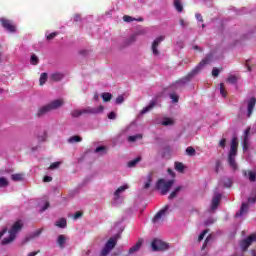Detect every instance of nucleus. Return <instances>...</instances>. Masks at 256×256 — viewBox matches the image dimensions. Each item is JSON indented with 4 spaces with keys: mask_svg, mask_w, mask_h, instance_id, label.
Listing matches in <instances>:
<instances>
[{
    "mask_svg": "<svg viewBox=\"0 0 256 256\" xmlns=\"http://www.w3.org/2000/svg\"><path fill=\"white\" fill-rule=\"evenodd\" d=\"M49 208V202L48 201H45L44 202V206L41 208V211H45L46 209Z\"/></svg>",
    "mask_w": 256,
    "mask_h": 256,
    "instance_id": "obj_53",
    "label": "nucleus"
},
{
    "mask_svg": "<svg viewBox=\"0 0 256 256\" xmlns=\"http://www.w3.org/2000/svg\"><path fill=\"white\" fill-rule=\"evenodd\" d=\"M174 7L179 13H181V11H183V4L181 3V0H174Z\"/></svg>",
    "mask_w": 256,
    "mask_h": 256,
    "instance_id": "obj_27",
    "label": "nucleus"
},
{
    "mask_svg": "<svg viewBox=\"0 0 256 256\" xmlns=\"http://www.w3.org/2000/svg\"><path fill=\"white\" fill-rule=\"evenodd\" d=\"M139 161H141V157H137L134 160H131L130 162H128V167H135V165H137Z\"/></svg>",
    "mask_w": 256,
    "mask_h": 256,
    "instance_id": "obj_32",
    "label": "nucleus"
},
{
    "mask_svg": "<svg viewBox=\"0 0 256 256\" xmlns=\"http://www.w3.org/2000/svg\"><path fill=\"white\" fill-rule=\"evenodd\" d=\"M220 94L224 98L227 97V92L225 91V86L223 85V83L220 84Z\"/></svg>",
    "mask_w": 256,
    "mask_h": 256,
    "instance_id": "obj_39",
    "label": "nucleus"
},
{
    "mask_svg": "<svg viewBox=\"0 0 256 256\" xmlns=\"http://www.w3.org/2000/svg\"><path fill=\"white\" fill-rule=\"evenodd\" d=\"M163 39H165L163 36H160L158 38H156L152 44V53L153 55H159V50H157V47H159V43H161V41H163Z\"/></svg>",
    "mask_w": 256,
    "mask_h": 256,
    "instance_id": "obj_16",
    "label": "nucleus"
},
{
    "mask_svg": "<svg viewBox=\"0 0 256 256\" xmlns=\"http://www.w3.org/2000/svg\"><path fill=\"white\" fill-rule=\"evenodd\" d=\"M74 21H81V15L76 14V15L74 16Z\"/></svg>",
    "mask_w": 256,
    "mask_h": 256,
    "instance_id": "obj_58",
    "label": "nucleus"
},
{
    "mask_svg": "<svg viewBox=\"0 0 256 256\" xmlns=\"http://www.w3.org/2000/svg\"><path fill=\"white\" fill-rule=\"evenodd\" d=\"M123 21H125V23H131V21H135V18L125 15Z\"/></svg>",
    "mask_w": 256,
    "mask_h": 256,
    "instance_id": "obj_44",
    "label": "nucleus"
},
{
    "mask_svg": "<svg viewBox=\"0 0 256 256\" xmlns=\"http://www.w3.org/2000/svg\"><path fill=\"white\" fill-rule=\"evenodd\" d=\"M50 79H52V81H61V79H63V75L59 72H54L50 74Z\"/></svg>",
    "mask_w": 256,
    "mask_h": 256,
    "instance_id": "obj_22",
    "label": "nucleus"
},
{
    "mask_svg": "<svg viewBox=\"0 0 256 256\" xmlns=\"http://www.w3.org/2000/svg\"><path fill=\"white\" fill-rule=\"evenodd\" d=\"M5 233H7V229L0 231V239L3 237V235H5Z\"/></svg>",
    "mask_w": 256,
    "mask_h": 256,
    "instance_id": "obj_60",
    "label": "nucleus"
},
{
    "mask_svg": "<svg viewBox=\"0 0 256 256\" xmlns=\"http://www.w3.org/2000/svg\"><path fill=\"white\" fill-rule=\"evenodd\" d=\"M223 183L225 187H231V185H233V181L230 178L224 179Z\"/></svg>",
    "mask_w": 256,
    "mask_h": 256,
    "instance_id": "obj_37",
    "label": "nucleus"
},
{
    "mask_svg": "<svg viewBox=\"0 0 256 256\" xmlns=\"http://www.w3.org/2000/svg\"><path fill=\"white\" fill-rule=\"evenodd\" d=\"M255 241H256V235L255 234H252L248 238L242 240L241 243H240V247H241L242 251H247V249H249V246Z\"/></svg>",
    "mask_w": 256,
    "mask_h": 256,
    "instance_id": "obj_12",
    "label": "nucleus"
},
{
    "mask_svg": "<svg viewBox=\"0 0 256 256\" xmlns=\"http://www.w3.org/2000/svg\"><path fill=\"white\" fill-rule=\"evenodd\" d=\"M0 63H3V51L1 50V45H0Z\"/></svg>",
    "mask_w": 256,
    "mask_h": 256,
    "instance_id": "obj_59",
    "label": "nucleus"
},
{
    "mask_svg": "<svg viewBox=\"0 0 256 256\" xmlns=\"http://www.w3.org/2000/svg\"><path fill=\"white\" fill-rule=\"evenodd\" d=\"M153 107H155L154 101H152L148 106L144 107L141 110L140 115H145V113H149V111H151V109H153Z\"/></svg>",
    "mask_w": 256,
    "mask_h": 256,
    "instance_id": "obj_21",
    "label": "nucleus"
},
{
    "mask_svg": "<svg viewBox=\"0 0 256 256\" xmlns=\"http://www.w3.org/2000/svg\"><path fill=\"white\" fill-rule=\"evenodd\" d=\"M0 23L7 33H17V26L7 18H0Z\"/></svg>",
    "mask_w": 256,
    "mask_h": 256,
    "instance_id": "obj_9",
    "label": "nucleus"
},
{
    "mask_svg": "<svg viewBox=\"0 0 256 256\" xmlns=\"http://www.w3.org/2000/svg\"><path fill=\"white\" fill-rule=\"evenodd\" d=\"M255 103H256L255 97H252L248 100V103H247V117H251V115H253V109H255Z\"/></svg>",
    "mask_w": 256,
    "mask_h": 256,
    "instance_id": "obj_15",
    "label": "nucleus"
},
{
    "mask_svg": "<svg viewBox=\"0 0 256 256\" xmlns=\"http://www.w3.org/2000/svg\"><path fill=\"white\" fill-rule=\"evenodd\" d=\"M55 37H57V33H55V32H52L50 34H46V39L48 41H51V39H55Z\"/></svg>",
    "mask_w": 256,
    "mask_h": 256,
    "instance_id": "obj_43",
    "label": "nucleus"
},
{
    "mask_svg": "<svg viewBox=\"0 0 256 256\" xmlns=\"http://www.w3.org/2000/svg\"><path fill=\"white\" fill-rule=\"evenodd\" d=\"M227 83H230L231 85H235L237 83V77L231 75L227 78Z\"/></svg>",
    "mask_w": 256,
    "mask_h": 256,
    "instance_id": "obj_34",
    "label": "nucleus"
},
{
    "mask_svg": "<svg viewBox=\"0 0 256 256\" xmlns=\"http://www.w3.org/2000/svg\"><path fill=\"white\" fill-rule=\"evenodd\" d=\"M170 99L172 100V103H177L179 101V96L175 93L170 94Z\"/></svg>",
    "mask_w": 256,
    "mask_h": 256,
    "instance_id": "obj_40",
    "label": "nucleus"
},
{
    "mask_svg": "<svg viewBox=\"0 0 256 256\" xmlns=\"http://www.w3.org/2000/svg\"><path fill=\"white\" fill-rule=\"evenodd\" d=\"M62 105H63L62 99L53 100L49 104L39 109L38 116L41 117V115H45V113H49V111H55V109H59V107H62Z\"/></svg>",
    "mask_w": 256,
    "mask_h": 256,
    "instance_id": "obj_4",
    "label": "nucleus"
},
{
    "mask_svg": "<svg viewBox=\"0 0 256 256\" xmlns=\"http://www.w3.org/2000/svg\"><path fill=\"white\" fill-rule=\"evenodd\" d=\"M82 140L81 136H72L68 139V143H81Z\"/></svg>",
    "mask_w": 256,
    "mask_h": 256,
    "instance_id": "obj_28",
    "label": "nucleus"
},
{
    "mask_svg": "<svg viewBox=\"0 0 256 256\" xmlns=\"http://www.w3.org/2000/svg\"><path fill=\"white\" fill-rule=\"evenodd\" d=\"M108 119H110V120H115V119H117V113H115V112H110V113L108 114Z\"/></svg>",
    "mask_w": 256,
    "mask_h": 256,
    "instance_id": "obj_50",
    "label": "nucleus"
},
{
    "mask_svg": "<svg viewBox=\"0 0 256 256\" xmlns=\"http://www.w3.org/2000/svg\"><path fill=\"white\" fill-rule=\"evenodd\" d=\"M181 191V186H178L174 189V191L169 195V199H175L177 197V193Z\"/></svg>",
    "mask_w": 256,
    "mask_h": 256,
    "instance_id": "obj_30",
    "label": "nucleus"
},
{
    "mask_svg": "<svg viewBox=\"0 0 256 256\" xmlns=\"http://www.w3.org/2000/svg\"><path fill=\"white\" fill-rule=\"evenodd\" d=\"M249 133L250 129H246L244 131V140H243V150L247 151L249 149Z\"/></svg>",
    "mask_w": 256,
    "mask_h": 256,
    "instance_id": "obj_17",
    "label": "nucleus"
},
{
    "mask_svg": "<svg viewBox=\"0 0 256 256\" xmlns=\"http://www.w3.org/2000/svg\"><path fill=\"white\" fill-rule=\"evenodd\" d=\"M61 165V162H54L50 165L49 169H59V166Z\"/></svg>",
    "mask_w": 256,
    "mask_h": 256,
    "instance_id": "obj_46",
    "label": "nucleus"
},
{
    "mask_svg": "<svg viewBox=\"0 0 256 256\" xmlns=\"http://www.w3.org/2000/svg\"><path fill=\"white\" fill-rule=\"evenodd\" d=\"M160 125H163L164 127H171V125H175V120L172 118H164L161 122Z\"/></svg>",
    "mask_w": 256,
    "mask_h": 256,
    "instance_id": "obj_19",
    "label": "nucleus"
},
{
    "mask_svg": "<svg viewBox=\"0 0 256 256\" xmlns=\"http://www.w3.org/2000/svg\"><path fill=\"white\" fill-rule=\"evenodd\" d=\"M186 153L187 155H189L190 157H193V155H195V149L193 147H188L186 149Z\"/></svg>",
    "mask_w": 256,
    "mask_h": 256,
    "instance_id": "obj_38",
    "label": "nucleus"
},
{
    "mask_svg": "<svg viewBox=\"0 0 256 256\" xmlns=\"http://www.w3.org/2000/svg\"><path fill=\"white\" fill-rule=\"evenodd\" d=\"M207 233H209V230H204L198 237V241H203V239H205V235H207Z\"/></svg>",
    "mask_w": 256,
    "mask_h": 256,
    "instance_id": "obj_45",
    "label": "nucleus"
},
{
    "mask_svg": "<svg viewBox=\"0 0 256 256\" xmlns=\"http://www.w3.org/2000/svg\"><path fill=\"white\" fill-rule=\"evenodd\" d=\"M56 227L65 229L67 227V220H65L64 218L59 219L58 221H56Z\"/></svg>",
    "mask_w": 256,
    "mask_h": 256,
    "instance_id": "obj_25",
    "label": "nucleus"
},
{
    "mask_svg": "<svg viewBox=\"0 0 256 256\" xmlns=\"http://www.w3.org/2000/svg\"><path fill=\"white\" fill-rule=\"evenodd\" d=\"M51 181H53V178L51 176H45L44 177V182L45 183H51Z\"/></svg>",
    "mask_w": 256,
    "mask_h": 256,
    "instance_id": "obj_52",
    "label": "nucleus"
},
{
    "mask_svg": "<svg viewBox=\"0 0 256 256\" xmlns=\"http://www.w3.org/2000/svg\"><path fill=\"white\" fill-rule=\"evenodd\" d=\"M211 239H213V236H212V235H209V236L206 238V240H205V242H204V245H203V249H205V246L207 245V243H209V242L211 241Z\"/></svg>",
    "mask_w": 256,
    "mask_h": 256,
    "instance_id": "obj_51",
    "label": "nucleus"
},
{
    "mask_svg": "<svg viewBox=\"0 0 256 256\" xmlns=\"http://www.w3.org/2000/svg\"><path fill=\"white\" fill-rule=\"evenodd\" d=\"M35 255H37V252H31L28 254V256H35Z\"/></svg>",
    "mask_w": 256,
    "mask_h": 256,
    "instance_id": "obj_63",
    "label": "nucleus"
},
{
    "mask_svg": "<svg viewBox=\"0 0 256 256\" xmlns=\"http://www.w3.org/2000/svg\"><path fill=\"white\" fill-rule=\"evenodd\" d=\"M81 212H76L75 214H74V220H77V219H79V217H81Z\"/></svg>",
    "mask_w": 256,
    "mask_h": 256,
    "instance_id": "obj_56",
    "label": "nucleus"
},
{
    "mask_svg": "<svg viewBox=\"0 0 256 256\" xmlns=\"http://www.w3.org/2000/svg\"><path fill=\"white\" fill-rule=\"evenodd\" d=\"M195 17H196L197 21H203V16H201V14L196 13Z\"/></svg>",
    "mask_w": 256,
    "mask_h": 256,
    "instance_id": "obj_55",
    "label": "nucleus"
},
{
    "mask_svg": "<svg viewBox=\"0 0 256 256\" xmlns=\"http://www.w3.org/2000/svg\"><path fill=\"white\" fill-rule=\"evenodd\" d=\"M213 61V54H209L206 56L205 59H203L190 73L187 74L184 78H181L180 80L176 81L174 83L175 89H179V87H183L189 83L205 67V65H209Z\"/></svg>",
    "mask_w": 256,
    "mask_h": 256,
    "instance_id": "obj_1",
    "label": "nucleus"
},
{
    "mask_svg": "<svg viewBox=\"0 0 256 256\" xmlns=\"http://www.w3.org/2000/svg\"><path fill=\"white\" fill-rule=\"evenodd\" d=\"M173 183H174L173 180L165 181V179H160L156 183V189H158V191H160L162 195H167V193L169 192V189L173 187Z\"/></svg>",
    "mask_w": 256,
    "mask_h": 256,
    "instance_id": "obj_8",
    "label": "nucleus"
},
{
    "mask_svg": "<svg viewBox=\"0 0 256 256\" xmlns=\"http://www.w3.org/2000/svg\"><path fill=\"white\" fill-rule=\"evenodd\" d=\"M237 147H239V142H237V138H232L228 155V163L233 171H237V162L235 161V157H237Z\"/></svg>",
    "mask_w": 256,
    "mask_h": 256,
    "instance_id": "obj_3",
    "label": "nucleus"
},
{
    "mask_svg": "<svg viewBox=\"0 0 256 256\" xmlns=\"http://www.w3.org/2000/svg\"><path fill=\"white\" fill-rule=\"evenodd\" d=\"M111 93H102V99L103 101L107 102V101H111Z\"/></svg>",
    "mask_w": 256,
    "mask_h": 256,
    "instance_id": "obj_36",
    "label": "nucleus"
},
{
    "mask_svg": "<svg viewBox=\"0 0 256 256\" xmlns=\"http://www.w3.org/2000/svg\"><path fill=\"white\" fill-rule=\"evenodd\" d=\"M104 109L105 108L101 105L96 108L88 107L84 110L76 109L71 112V115H72V117H81V115H83L84 113H90L92 115H99V113H103Z\"/></svg>",
    "mask_w": 256,
    "mask_h": 256,
    "instance_id": "obj_5",
    "label": "nucleus"
},
{
    "mask_svg": "<svg viewBox=\"0 0 256 256\" xmlns=\"http://www.w3.org/2000/svg\"><path fill=\"white\" fill-rule=\"evenodd\" d=\"M151 247L154 251H166V249H169V244L156 238L152 241Z\"/></svg>",
    "mask_w": 256,
    "mask_h": 256,
    "instance_id": "obj_10",
    "label": "nucleus"
},
{
    "mask_svg": "<svg viewBox=\"0 0 256 256\" xmlns=\"http://www.w3.org/2000/svg\"><path fill=\"white\" fill-rule=\"evenodd\" d=\"M151 187V176H147V181L144 184V189H149Z\"/></svg>",
    "mask_w": 256,
    "mask_h": 256,
    "instance_id": "obj_42",
    "label": "nucleus"
},
{
    "mask_svg": "<svg viewBox=\"0 0 256 256\" xmlns=\"http://www.w3.org/2000/svg\"><path fill=\"white\" fill-rule=\"evenodd\" d=\"M120 235L116 234L115 236L111 237L107 243L105 244V246L103 247V249L100 252V256H108L109 253H111V251H113V249H115V246L117 245V240L119 239Z\"/></svg>",
    "mask_w": 256,
    "mask_h": 256,
    "instance_id": "obj_6",
    "label": "nucleus"
},
{
    "mask_svg": "<svg viewBox=\"0 0 256 256\" xmlns=\"http://www.w3.org/2000/svg\"><path fill=\"white\" fill-rule=\"evenodd\" d=\"M220 201H221V193L215 192L212 198L211 206H210V213L217 211V207H219Z\"/></svg>",
    "mask_w": 256,
    "mask_h": 256,
    "instance_id": "obj_13",
    "label": "nucleus"
},
{
    "mask_svg": "<svg viewBox=\"0 0 256 256\" xmlns=\"http://www.w3.org/2000/svg\"><path fill=\"white\" fill-rule=\"evenodd\" d=\"M251 255H252V256H256L255 250H252V251H251Z\"/></svg>",
    "mask_w": 256,
    "mask_h": 256,
    "instance_id": "obj_64",
    "label": "nucleus"
},
{
    "mask_svg": "<svg viewBox=\"0 0 256 256\" xmlns=\"http://www.w3.org/2000/svg\"><path fill=\"white\" fill-rule=\"evenodd\" d=\"M127 189H129V184H123L116 189L112 199L113 205H120V203H123V193L127 191Z\"/></svg>",
    "mask_w": 256,
    "mask_h": 256,
    "instance_id": "obj_7",
    "label": "nucleus"
},
{
    "mask_svg": "<svg viewBox=\"0 0 256 256\" xmlns=\"http://www.w3.org/2000/svg\"><path fill=\"white\" fill-rule=\"evenodd\" d=\"M12 181H21V179H23V175L22 174H13L11 176Z\"/></svg>",
    "mask_w": 256,
    "mask_h": 256,
    "instance_id": "obj_35",
    "label": "nucleus"
},
{
    "mask_svg": "<svg viewBox=\"0 0 256 256\" xmlns=\"http://www.w3.org/2000/svg\"><path fill=\"white\" fill-rule=\"evenodd\" d=\"M243 177L248 179L250 183H255L256 182V169L253 170H243L242 171Z\"/></svg>",
    "mask_w": 256,
    "mask_h": 256,
    "instance_id": "obj_14",
    "label": "nucleus"
},
{
    "mask_svg": "<svg viewBox=\"0 0 256 256\" xmlns=\"http://www.w3.org/2000/svg\"><path fill=\"white\" fill-rule=\"evenodd\" d=\"M123 101H125V98H123L122 95H120V96H118V97L116 98V104H117V105H121V103H123Z\"/></svg>",
    "mask_w": 256,
    "mask_h": 256,
    "instance_id": "obj_49",
    "label": "nucleus"
},
{
    "mask_svg": "<svg viewBox=\"0 0 256 256\" xmlns=\"http://www.w3.org/2000/svg\"><path fill=\"white\" fill-rule=\"evenodd\" d=\"M5 187H9V180L5 177H0V189H4Z\"/></svg>",
    "mask_w": 256,
    "mask_h": 256,
    "instance_id": "obj_26",
    "label": "nucleus"
},
{
    "mask_svg": "<svg viewBox=\"0 0 256 256\" xmlns=\"http://www.w3.org/2000/svg\"><path fill=\"white\" fill-rule=\"evenodd\" d=\"M219 73H221V70H219L218 68H213L212 70L213 77H219Z\"/></svg>",
    "mask_w": 256,
    "mask_h": 256,
    "instance_id": "obj_48",
    "label": "nucleus"
},
{
    "mask_svg": "<svg viewBox=\"0 0 256 256\" xmlns=\"http://www.w3.org/2000/svg\"><path fill=\"white\" fill-rule=\"evenodd\" d=\"M180 25H181L182 27H185L187 24L185 23V20H180Z\"/></svg>",
    "mask_w": 256,
    "mask_h": 256,
    "instance_id": "obj_62",
    "label": "nucleus"
},
{
    "mask_svg": "<svg viewBox=\"0 0 256 256\" xmlns=\"http://www.w3.org/2000/svg\"><path fill=\"white\" fill-rule=\"evenodd\" d=\"M47 140V132H43L42 135L38 136V141L43 142Z\"/></svg>",
    "mask_w": 256,
    "mask_h": 256,
    "instance_id": "obj_41",
    "label": "nucleus"
},
{
    "mask_svg": "<svg viewBox=\"0 0 256 256\" xmlns=\"http://www.w3.org/2000/svg\"><path fill=\"white\" fill-rule=\"evenodd\" d=\"M143 139V134H136V135H133V136H129L128 137V143H135V141H139Z\"/></svg>",
    "mask_w": 256,
    "mask_h": 256,
    "instance_id": "obj_20",
    "label": "nucleus"
},
{
    "mask_svg": "<svg viewBox=\"0 0 256 256\" xmlns=\"http://www.w3.org/2000/svg\"><path fill=\"white\" fill-rule=\"evenodd\" d=\"M95 153H100V154H103L105 153V147L103 146H99L95 149Z\"/></svg>",
    "mask_w": 256,
    "mask_h": 256,
    "instance_id": "obj_47",
    "label": "nucleus"
},
{
    "mask_svg": "<svg viewBox=\"0 0 256 256\" xmlns=\"http://www.w3.org/2000/svg\"><path fill=\"white\" fill-rule=\"evenodd\" d=\"M21 229H23V221L18 220L14 222V224L8 230V235L1 241V245H9L10 243H13L17 237V233H19Z\"/></svg>",
    "mask_w": 256,
    "mask_h": 256,
    "instance_id": "obj_2",
    "label": "nucleus"
},
{
    "mask_svg": "<svg viewBox=\"0 0 256 256\" xmlns=\"http://www.w3.org/2000/svg\"><path fill=\"white\" fill-rule=\"evenodd\" d=\"M247 211H249V203H242L240 211L236 213V217H243V215H246Z\"/></svg>",
    "mask_w": 256,
    "mask_h": 256,
    "instance_id": "obj_18",
    "label": "nucleus"
},
{
    "mask_svg": "<svg viewBox=\"0 0 256 256\" xmlns=\"http://www.w3.org/2000/svg\"><path fill=\"white\" fill-rule=\"evenodd\" d=\"M225 143H226V140L225 139H222L219 143L220 147H222V149H225Z\"/></svg>",
    "mask_w": 256,
    "mask_h": 256,
    "instance_id": "obj_54",
    "label": "nucleus"
},
{
    "mask_svg": "<svg viewBox=\"0 0 256 256\" xmlns=\"http://www.w3.org/2000/svg\"><path fill=\"white\" fill-rule=\"evenodd\" d=\"M169 213V206H165L163 209H161L153 218V223L155 225L159 223H163L165 221V217Z\"/></svg>",
    "mask_w": 256,
    "mask_h": 256,
    "instance_id": "obj_11",
    "label": "nucleus"
},
{
    "mask_svg": "<svg viewBox=\"0 0 256 256\" xmlns=\"http://www.w3.org/2000/svg\"><path fill=\"white\" fill-rule=\"evenodd\" d=\"M65 241H67V238H65L64 235L58 236L57 244L59 245V247H61V249H63V247H65Z\"/></svg>",
    "mask_w": 256,
    "mask_h": 256,
    "instance_id": "obj_23",
    "label": "nucleus"
},
{
    "mask_svg": "<svg viewBox=\"0 0 256 256\" xmlns=\"http://www.w3.org/2000/svg\"><path fill=\"white\" fill-rule=\"evenodd\" d=\"M219 167H221V162L217 161L216 162V173H219Z\"/></svg>",
    "mask_w": 256,
    "mask_h": 256,
    "instance_id": "obj_57",
    "label": "nucleus"
},
{
    "mask_svg": "<svg viewBox=\"0 0 256 256\" xmlns=\"http://www.w3.org/2000/svg\"><path fill=\"white\" fill-rule=\"evenodd\" d=\"M39 235H41V230H37V231L34 233V237H39Z\"/></svg>",
    "mask_w": 256,
    "mask_h": 256,
    "instance_id": "obj_61",
    "label": "nucleus"
},
{
    "mask_svg": "<svg viewBox=\"0 0 256 256\" xmlns=\"http://www.w3.org/2000/svg\"><path fill=\"white\" fill-rule=\"evenodd\" d=\"M31 65H37L39 63V57L37 55L32 54L30 58Z\"/></svg>",
    "mask_w": 256,
    "mask_h": 256,
    "instance_id": "obj_31",
    "label": "nucleus"
},
{
    "mask_svg": "<svg viewBox=\"0 0 256 256\" xmlns=\"http://www.w3.org/2000/svg\"><path fill=\"white\" fill-rule=\"evenodd\" d=\"M139 249H141V242H137L133 247L129 249V255H133V253H137Z\"/></svg>",
    "mask_w": 256,
    "mask_h": 256,
    "instance_id": "obj_24",
    "label": "nucleus"
},
{
    "mask_svg": "<svg viewBox=\"0 0 256 256\" xmlns=\"http://www.w3.org/2000/svg\"><path fill=\"white\" fill-rule=\"evenodd\" d=\"M185 169V166L181 162H176L175 163V170L178 171L179 173H183Z\"/></svg>",
    "mask_w": 256,
    "mask_h": 256,
    "instance_id": "obj_29",
    "label": "nucleus"
},
{
    "mask_svg": "<svg viewBox=\"0 0 256 256\" xmlns=\"http://www.w3.org/2000/svg\"><path fill=\"white\" fill-rule=\"evenodd\" d=\"M40 85H45V83H47V73H42L40 75Z\"/></svg>",
    "mask_w": 256,
    "mask_h": 256,
    "instance_id": "obj_33",
    "label": "nucleus"
}]
</instances>
